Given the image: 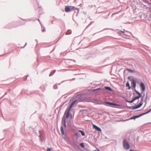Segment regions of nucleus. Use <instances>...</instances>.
Returning a JSON list of instances; mask_svg holds the SVG:
<instances>
[{
	"instance_id": "nucleus-26",
	"label": "nucleus",
	"mask_w": 151,
	"mask_h": 151,
	"mask_svg": "<svg viewBox=\"0 0 151 151\" xmlns=\"http://www.w3.org/2000/svg\"><path fill=\"white\" fill-rule=\"evenodd\" d=\"M145 113H141V114H139L138 115H135V117H136V118H139L144 115H145Z\"/></svg>"
},
{
	"instance_id": "nucleus-55",
	"label": "nucleus",
	"mask_w": 151,
	"mask_h": 151,
	"mask_svg": "<svg viewBox=\"0 0 151 151\" xmlns=\"http://www.w3.org/2000/svg\"><path fill=\"white\" fill-rule=\"evenodd\" d=\"M38 20L40 22V24H41L42 26V24H41V22H40V20L39 19H38Z\"/></svg>"
},
{
	"instance_id": "nucleus-23",
	"label": "nucleus",
	"mask_w": 151,
	"mask_h": 151,
	"mask_svg": "<svg viewBox=\"0 0 151 151\" xmlns=\"http://www.w3.org/2000/svg\"><path fill=\"white\" fill-rule=\"evenodd\" d=\"M13 27L11 25V24H8L6 25L4 27V28L6 29H11Z\"/></svg>"
},
{
	"instance_id": "nucleus-7",
	"label": "nucleus",
	"mask_w": 151,
	"mask_h": 151,
	"mask_svg": "<svg viewBox=\"0 0 151 151\" xmlns=\"http://www.w3.org/2000/svg\"><path fill=\"white\" fill-rule=\"evenodd\" d=\"M104 88L100 87L98 88L90 90L91 92H95L96 93H97L99 92H103Z\"/></svg>"
},
{
	"instance_id": "nucleus-63",
	"label": "nucleus",
	"mask_w": 151,
	"mask_h": 151,
	"mask_svg": "<svg viewBox=\"0 0 151 151\" xmlns=\"http://www.w3.org/2000/svg\"><path fill=\"white\" fill-rule=\"evenodd\" d=\"M35 133L37 135V132H35Z\"/></svg>"
},
{
	"instance_id": "nucleus-51",
	"label": "nucleus",
	"mask_w": 151,
	"mask_h": 151,
	"mask_svg": "<svg viewBox=\"0 0 151 151\" xmlns=\"http://www.w3.org/2000/svg\"><path fill=\"white\" fill-rule=\"evenodd\" d=\"M28 75H27V77L26 78H24V81H25L27 79V78L28 77Z\"/></svg>"
},
{
	"instance_id": "nucleus-18",
	"label": "nucleus",
	"mask_w": 151,
	"mask_h": 151,
	"mask_svg": "<svg viewBox=\"0 0 151 151\" xmlns=\"http://www.w3.org/2000/svg\"><path fill=\"white\" fill-rule=\"evenodd\" d=\"M142 106L139 103L137 105H134V106H132V109H138L140 107Z\"/></svg>"
},
{
	"instance_id": "nucleus-34",
	"label": "nucleus",
	"mask_w": 151,
	"mask_h": 151,
	"mask_svg": "<svg viewBox=\"0 0 151 151\" xmlns=\"http://www.w3.org/2000/svg\"><path fill=\"white\" fill-rule=\"evenodd\" d=\"M151 111V108L149 110H148L147 112H145V113H145L144 114H145H145H147L149 113Z\"/></svg>"
},
{
	"instance_id": "nucleus-35",
	"label": "nucleus",
	"mask_w": 151,
	"mask_h": 151,
	"mask_svg": "<svg viewBox=\"0 0 151 151\" xmlns=\"http://www.w3.org/2000/svg\"><path fill=\"white\" fill-rule=\"evenodd\" d=\"M126 108L129 109H132V106H128L127 105L126 106Z\"/></svg>"
},
{
	"instance_id": "nucleus-22",
	"label": "nucleus",
	"mask_w": 151,
	"mask_h": 151,
	"mask_svg": "<svg viewBox=\"0 0 151 151\" xmlns=\"http://www.w3.org/2000/svg\"><path fill=\"white\" fill-rule=\"evenodd\" d=\"M135 92L138 95L137 96L139 99L142 97V93H140L139 92V91H138L137 90H135Z\"/></svg>"
},
{
	"instance_id": "nucleus-61",
	"label": "nucleus",
	"mask_w": 151,
	"mask_h": 151,
	"mask_svg": "<svg viewBox=\"0 0 151 151\" xmlns=\"http://www.w3.org/2000/svg\"><path fill=\"white\" fill-rule=\"evenodd\" d=\"M142 110H137L136 111H141Z\"/></svg>"
},
{
	"instance_id": "nucleus-32",
	"label": "nucleus",
	"mask_w": 151,
	"mask_h": 151,
	"mask_svg": "<svg viewBox=\"0 0 151 151\" xmlns=\"http://www.w3.org/2000/svg\"><path fill=\"white\" fill-rule=\"evenodd\" d=\"M72 33V31L71 30H68L67 32L66 33V35H70Z\"/></svg>"
},
{
	"instance_id": "nucleus-41",
	"label": "nucleus",
	"mask_w": 151,
	"mask_h": 151,
	"mask_svg": "<svg viewBox=\"0 0 151 151\" xmlns=\"http://www.w3.org/2000/svg\"><path fill=\"white\" fill-rule=\"evenodd\" d=\"M123 98L125 99V100L127 102H128V103H130V101L129 100H128V99H127L126 98H125V97H123Z\"/></svg>"
},
{
	"instance_id": "nucleus-12",
	"label": "nucleus",
	"mask_w": 151,
	"mask_h": 151,
	"mask_svg": "<svg viewBox=\"0 0 151 151\" xmlns=\"http://www.w3.org/2000/svg\"><path fill=\"white\" fill-rule=\"evenodd\" d=\"M70 12L74 10H77V14L76 16H77L79 12V9L78 8H76L74 6H70Z\"/></svg>"
},
{
	"instance_id": "nucleus-47",
	"label": "nucleus",
	"mask_w": 151,
	"mask_h": 151,
	"mask_svg": "<svg viewBox=\"0 0 151 151\" xmlns=\"http://www.w3.org/2000/svg\"><path fill=\"white\" fill-rule=\"evenodd\" d=\"M42 32H45V27H43V29L42 28Z\"/></svg>"
},
{
	"instance_id": "nucleus-13",
	"label": "nucleus",
	"mask_w": 151,
	"mask_h": 151,
	"mask_svg": "<svg viewBox=\"0 0 151 151\" xmlns=\"http://www.w3.org/2000/svg\"><path fill=\"white\" fill-rule=\"evenodd\" d=\"M93 128L95 129L97 131H98L99 132H101L102 130L101 128L97 126V125L94 124H93Z\"/></svg>"
},
{
	"instance_id": "nucleus-53",
	"label": "nucleus",
	"mask_w": 151,
	"mask_h": 151,
	"mask_svg": "<svg viewBox=\"0 0 151 151\" xmlns=\"http://www.w3.org/2000/svg\"><path fill=\"white\" fill-rule=\"evenodd\" d=\"M5 95H4L3 96H2L1 98H0V100L3 98L4 96Z\"/></svg>"
},
{
	"instance_id": "nucleus-64",
	"label": "nucleus",
	"mask_w": 151,
	"mask_h": 151,
	"mask_svg": "<svg viewBox=\"0 0 151 151\" xmlns=\"http://www.w3.org/2000/svg\"><path fill=\"white\" fill-rule=\"evenodd\" d=\"M37 42H38V41L37 40H35Z\"/></svg>"
},
{
	"instance_id": "nucleus-28",
	"label": "nucleus",
	"mask_w": 151,
	"mask_h": 151,
	"mask_svg": "<svg viewBox=\"0 0 151 151\" xmlns=\"http://www.w3.org/2000/svg\"><path fill=\"white\" fill-rule=\"evenodd\" d=\"M135 80H136V81H137V83L138 84H140L141 82H142L141 80L138 79L137 78H136Z\"/></svg>"
},
{
	"instance_id": "nucleus-33",
	"label": "nucleus",
	"mask_w": 151,
	"mask_h": 151,
	"mask_svg": "<svg viewBox=\"0 0 151 151\" xmlns=\"http://www.w3.org/2000/svg\"><path fill=\"white\" fill-rule=\"evenodd\" d=\"M65 104V102H63L60 105V108H59V109L58 110V112H59V111L60 110L61 108V107L63 106Z\"/></svg>"
},
{
	"instance_id": "nucleus-24",
	"label": "nucleus",
	"mask_w": 151,
	"mask_h": 151,
	"mask_svg": "<svg viewBox=\"0 0 151 151\" xmlns=\"http://www.w3.org/2000/svg\"><path fill=\"white\" fill-rule=\"evenodd\" d=\"M145 96V94H144L143 96L141 97V101L139 103V104L141 106H142V104H143V98Z\"/></svg>"
},
{
	"instance_id": "nucleus-10",
	"label": "nucleus",
	"mask_w": 151,
	"mask_h": 151,
	"mask_svg": "<svg viewBox=\"0 0 151 151\" xmlns=\"http://www.w3.org/2000/svg\"><path fill=\"white\" fill-rule=\"evenodd\" d=\"M140 87L141 90L142 92L145 91L146 89L145 86V84L143 82H141L140 84Z\"/></svg>"
},
{
	"instance_id": "nucleus-37",
	"label": "nucleus",
	"mask_w": 151,
	"mask_h": 151,
	"mask_svg": "<svg viewBox=\"0 0 151 151\" xmlns=\"http://www.w3.org/2000/svg\"><path fill=\"white\" fill-rule=\"evenodd\" d=\"M137 75H140V73L137 70H135V72L134 73Z\"/></svg>"
},
{
	"instance_id": "nucleus-59",
	"label": "nucleus",
	"mask_w": 151,
	"mask_h": 151,
	"mask_svg": "<svg viewBox=\"0 0 151 151\" xmlns=\"http://www.w3.org/2000/svg\"><path fill=\"white\" fill-rule=\"evenodd\" d=\"M53 21H52V22H51V23H52V24H53Z\"/></svg>"
},
{
	"instance_id": "nucleus-15",
	"label": "nucleus",
	"mask_w": 151,
	"mask_h": 151,
	"mask_svg": "<svg viewBox=\"0 0 151 151\" xmlns=\"http://www.w3.org/2000/svg\"><path fill=\"white\" fill-rule=\"evenodd\" d=\"M104 103H105V105L106 106H109L111 107H112L113 106V102L106 101H105V102H104Z\"/></svg>"
},
{
	"instance_id": "nucleus-29",
	"label": "nucleus",
	"mask_w": 151,
	"mask_h": 151,
	"mask_svg": "<svg viewBox=\"0 0 151 151\" xmlns=\"http://www.w3.org/2000/svg\"><path fill=\"white\" fill-rule=\"evenodd\" d=\"M136 119V117H135V116H132L130 118H129V119H127V120H130V119L135 120ZM127 120V119H126V120H123V121H125Z\"/></svg>"
},
{
	"instance_id": "nucleus-6",
	"label": "nucleus",
	"mask_w": 151,
	"mask_h": 151,
	"mask_svg": "<svg viewBox=\"0 0 151 151\" xmlns=\"http://www.w3.org/2000/svg\"><path fill=\"white\" fill-rule=\"evenodd\" d=\"M131 86L132 87V89H134L135 91L136 90V86L137 81L136 80L134 79H132L131 80Z\"/></svg>"
},
{
	"instance_id": "nucleus-19",
	"label": "nucleus",
	"mask_w": 151,
	"mask_h": 151,
	"mask_svg": "<svg viewBox=\"0 0 151 151\" xmlns=\"http://www.w3.org/2000/svg\"><path fill=\"white\" fill-rule=\"evenodd\" d=\"M75 131H76V132H75V136H76V139H78L81 137V135L80 134L78 133V132L75 129Z\"/></svg>"
},
{
	"instance_id": "nucleus-17",
	"label": "nucleus",
	"mask_w": 151,
	"mask_h": 151,
	"mask_svg": "<svg viewBox=\"0 0 151 151\" xmlns=\"http://www.w3.org/2000/svg\"><path fill=\"white\" fill-rule=\"evenodd\" d=\"M65 11L66 12H70V6H65Z\"/></svg>"
},
{
	"instance_id": "nucleus-1",
	"label": "nucleus",
	"mask_w": 151,
	"mask_h": 151,
	"mask_svg": "<svg viewBox=\"0 0 151 151\" xmlns=\"http://www.w3.org/2000/svg\"><path fill=\"white\" fill-rule=\"evenodd\" d=\"M83 96V94H77L76 97L78 99H75L73 100L71 103L69 105L66 109L71 110V109L73 108V106L76 104H77L78 102V99L80 101H81L84 99L82 98V96Z\"/></svg>"
},
{
	"instance_id": "nucleus-40",
	"label": "nucleus",
	"mask_w": 151,
	"mask_h": 151,
	"mask_svg": "<svg viewBox=\"0 0 151 151\" xmlns=\"http://www.w3.org/2000/svg\"><path fill=\"white\" fill-rule=\"evenodd\" d=\"M22 20L24 21H27V22L32 21V20L31 19H22Z\"/></svg>"
},
{
	"instance_id": "nucleus-27",
	"label": "nucleus",
	"mask_w": 151,
	"mask_h": 151,
	"mask_svg": "<svg viewBox=\"0 0 151 151\" xmlns=\"http://www.w3.org/2000/svg\"><path fill=\"white\" fill-rule=\"evenodd\" d=\"M78 132L81 133V135L82 136H85V134L83 131L81 130H78Z\"/></svg>"
},
{
	"instance_id": "nucleus-20",
	"label": "nucleus",
	"mask_w": 151,
	"mask_h": 151,
	"mask_svg": "<svg viewBox=\"0 0 151 151\" xmlns=\"http://www.w3.org/2000/svg\"><path fill=\"white\" fill-rule=\"evenodd\" d=\"M73 147L75 148H79L80 150L81 149L78 146V145L76 143V142L74 143L73 144Z\"/></svg>"
},
{
	"instance_id": "nucleus-50",
	"label": "nucleus",
	"mask_w": 151,
	"mask_h": 151,
	"mask_svg": "<svg viewBox=\"0 0 151 151\" xmlns=\"http://www.w3.org/2000/svg\"><path fill=\"white\" fill-rule=\"evenodd\" d=\"M139 136H138L137 137V139H136L137 141H138L139 140Z\"/></svg>"
},
{
	"instance_id": "nucleus-4",
	"label": "nucleus",
	"mask_w": 151,
	"mask_h": 151,
	"mask_svg": "<svg viewBox=\"0 0 151 151\" xmlns=\"http://www.w3.org/2000/svg\"><path fill=\"white\" fill-rule=\"evenodd\" d=\"M70 110L66 109L65 110L63 117L66 119H67L70 117V119L72 118V115L71 113L70 112Z\"/></svg>"
},
{
	"instance_id": "nucleus-48",
	"label": "nucleus",
	"mask_w": 151,
	"mask_h": 151,
	"mask_svg": "<svg viewBox=\"0 0 151 151\" xmlns=\"http://www.w3.org/2000/svg\"><path fill=\"white\" fill-rule=\"evenodd\" d=\"M127 79L131 81V76H128L127 77Z\"/></svg>"
},
{
	"instance_id": "nucleus-62",
	"label": "nucleus",
	"mask_w": 151,
	"mask_h": 151,
	"mask_svg": "<svg viewBox=\"0 0 151 151\" xmlns=\"http://www.w3.org/2000/svg\"><path fill=\"white\" fill-rule=\"evenodd\" d=\"M93 151H98L97 150H93ZM99 151H101L100 150H99Z\"/></svg>"
},
{
	"instance_id": "nucleus-42",
	"label": "nucleus",
	"mask_w": 151,
	"mask_h": 151,
	"mask_svg": "<svg viewBox=\"0 0 151 151\" xmlns=\"http://www.w3.org/2000/svg\"><path fill=\"white\" fill-rule=\"evenodd\" d=\"M134 100H136L137 99H139V98L138 97V96H136L134 97V98H133Z\"/></svg>"
},
{
	"instance_id": "nucleus-54",
	"label": "nucleus",
	"mask_w": 151,
	"mask_h": 151,
	"mask_svg": "<svg viewBox=\"0 0 151 151\" xmlns=\"http://www.w3.org/2000/svg\"><path fill=\"white\" fill-rule=\"evenodd\" d=\"M27 43H26L25 44V45H24V46L23 47H22V48H24L25 46H26V45H27Z\"/></svg>"
},
{
	"instance_id": "nucleus-49",
	"label": "nucleus",
	"mask_w": 151,
	"mask_h": 151,
	"mask_svg": "<svg viewBox=\"0 0 151 151\" xmlns=\"http://www.w3.org/2000/svg\"><path fill=\"white\" fill-rule=\"evenodd\" d=\"M147 100H146V99H145V100H144V102H145V106L147 103Z\"/></svg>"
},
{
	"instance_id": "nucleus-14",
	"label": "nucleus",
	"mask_w": 151,
	"mask_h": 151,
	"mask_svg": "<svg viewBox=\"0 0 151 151\" xmlns=\"http://www.w3.org/2000/svg\"><path fill=\"white\" fill-rule=\"evenodd\" d=\"M67 124L68 126L69 127V128L73 131L74 132H76V131H75V129L72 126V124L70 122H67Z\"/></svg>"
},
{
	"instance_id": "nucleus-9",
	"label": "nucleus",
	"mask_w": 151,
	"mask_h": 151,
	"mask_svg": "<svg viewBox=\"0 0 151 151\" xmlns=\"http://www.w3.org/2000/svg\"><path fill=\"white\" fill-rule=\"evenodd\" d=\"M112 107L117 108L118 109H122L124 107L119 104L113 103Z\"/></svg>"
},
{
	"instance_id": "nucleus-56",
	"label": "nucleus",
	"mask_w": 151,
	"mask_h": 151,
	"mask_svg": "<svg viewBox=\"0 0 151 151\" xmlns=\"http://www.w3.org/2000/svg\"><path fill=\"white\" fill-rule=\"evenodd\" d=\"M86 111V110L84 109V110H81V111H80V112H82V111Z\"/></svg>"
},
{
	"instance_id": "nucleus-16",
	"label": "nucleus",
	"mask_w": 151,
	"mask_h": 151,
	"mask_svg": "<svg viewBox=\"0 0 151 151\" xmlns=\"http://www.w3.org/2000/svg\"><path fill=\"white\" fill-rule=\"evenodd\" d=\"M127 70V71H129V72L132 73H134L135 72L136 70H134L132 69H131L129 68H127L126 70H124V76L126 74V71Z\"/></svg>"
},
{
	"instance_id": "nucleus-39",
	"label": "nucleus",
	"mask_w": 151,
	"mask_h": 151,
	"mask_svg": "<svg viewBox=\"0 0 151 151\" xmlns=\"http://www.w3.org/2000/svg\"><path fill=\"white\" fill-rule=\"evenodd\" d=\"M53 88L54 89H56L58 88L57 85L56 84H55L53 86Z\"/></svg>"
},
{
	"instance_id": "nucleus-46",
	"label": "nucleus",
	"mask_w": 151,
	"mask_h": 151,
	"mask_svg": "<svg viewBox=\"0 0 151 151\" xmlns=\"http://www.w3.org/2000/svg\"><path fill=\"white\" fill-rule=\"evenodd\" d=\"M38 8H39V11H40H40H41L42 10V8L41 6H39L38 5Z\"/></svg>"
},
{
	"instance_id": "nucleus-44",
	"label": "nucleus",
	"mask_w": 151,
	"mask_h": 151,
	"mask_svg": "<svg viewBox=\"0 0 151 151\" xmlns=\"http://www.w3.org/2000/svg\"><path fill=\"white\" fill-rule=\"evenodd\" d=\"M109 15V14L108 15V16L107 17H106V16H103L102 17L104 18V19H107L108 18V16Z\"/></svg>"
},
{
	"instance_id": "nucleus-5",
	"label": "nucleus",
	"mask_w": 151,
	"mask_h": 151,
	"mask_svg": "<svg viewBox=\"0 0 151 151\" xmlns=\"http://www.w3.org/2000/svg\"><path fill=\"white\" fill-rule=\"evenodd\" d=\"M123 145L124 148L126 150L129 149L130 147V145L126 139H124L123 140Z\"/></svg>"
},
{
	"instance_id": "nucleus-43",
	"label": "nucleus",
	"mask_w": 151,
	"mask_h": 151,
	"mask_svg": "<svg viewBox=\"0 0 151 151\" xmlns=\"http://www.w3.org/2000/svg\"><path fill=\"white\" fill-rule=\"evenodd\" d=\"M135 100L133 98L131 101H130V103H132Z\"/></svg>"
},
{
	"instance_id": "nucleus-57",
	"label": "nucleus",
	"mask_w": 151,
	"mask_h": 151,
	"mask_svg": "<svg viewBox=\"0 0 151 151\" xmlns=\"http://www.w3.org/2000/svg\"><path fill=\"white\" fill-rule=\"evenodd\" d=\"M114 15V13L112 14L111 16V17H112Z\"/></svg>"
},
{
	"instance_id": "nucleus-36",
	"label": "nucleus",
	"mask_w": 151,
	"mask_h": 151,
	"mask_svg": "<svg viewBox=\"0 0 151 151\" xmlns=\"http://www.w3.org/2000/svg\"><path fill=\"white\" fill-rule=\"evenodd\" d=\"M93 23V22H91L90 24L86 27L85 29H87L88 27H89L91 25V24Z\"/></svg>"
},
{
	"instance_id": "nucleus-52",
	"label": "nucleus",
	"mask_w": 151,
	"mask_h": 151,
	"mask_svg": "<svg viewBox=\"0 0 151 151\" xmlns=\"http://www.w3.org/2000/svg\"><path fill=\"white\" fill-rule=\"evenodd\" d=\"M147 94H146L145 99L147 100Z\"/></svg>"
},
{
	"instance_id": "nucleus-21",
	"label": "nucleus",
	"mask_w": 151,
	"mask_h": 151,
	"mask_svg": "<svg viewBox=\"0 0 151 151\" xmlns=\"http://www.w3.org/2000/svg\"><path fill=\"white\" fill-rule=\"evenodd\" d=\"M105 101H104L102 100H98V101L97 104H103L105 105V103L104 102Z\"/></svg>"
},
{
	"instance_id": "nucleus-45",
	"label": "nucleus",
	"mask_w": 151,
	"mask_h": 151,
	"mask_svg": "<svg viewBox=\"0 0 151 151\" xmlns=\"http://www.w3.org/2000/svg\"><path fill=\"white\" fill-rule=\"evenodd\" d=\"M51 148L47 147V151H50L51 149Z\"/></svg>"
},
{
	"instance_id": "nucleus-25",
	"label": "nucleus",
	"mask_w": 151,
	"mask_h": 151,
	"mask_svg": "<svg viewBox=\"0 0 151 151\" xmlns=\"http://www.w3.org/2000/svg\"><path fill=\"white\" fill-rule=\"evenodd\" d=\"M126 86L128 87V90H130L131 89V87L130 86V84L129 81H127L126 84Z\"/></svg>"
},
{
	"instance_id": "nucleus-38",
	"label": "nucleus",
	"mask_w": 151,
	"mask_h": 151,
	"mask_svg": "<svg viewBox=\"0 0 151 151\" xmlns=\"http://www.w3.org/2000/svg\"><path fill=\"white\" fill-rule=\"evenodd\" d=\"M120 32L123 33V35H125L126 36H128V35H127L125 33V32L124 31L120 30Z\"/></svg>"
},
{
	"instance_id": "nucleus-3",
	"label": "nucleus",
	"mask_w": 151,
	"mask_h": 151,
	"mask_svg": "<svg viewBox=\"0 0 151 151\" xmlns=\"http://www.w3.org/2000/svg\"><path fill=\"white\" fill-rule=\"evenodd\" d=\"M39 137L40 142H42L46 139L45 134L43 131L40 130L39 131Z\"/></svg>"
},
{
	"instance_id": "nucleus-11",
	"label": "nucleus",
	"mask_w": 151,
	"mask_h": 151,
	"mask_svg": "<svg viewBox=\"0 0 151 151\" xmlns=\"http://www.w3.org/2000/svg\"><path fill=\"white\" fill-rule=\"evenodd\" d=\"M98 100L97 99H86V101L88 102H92L93 103L97 104Z\"/></svg>"
},
{
	"instance_id": "nucleus-31",
	"label": "nucleus",
	"mask_w": 151,
	"mask_h": 151,
	"mask_svg": "<svg viewBox=\"0 0 151 151\" xmlns=\"http://www.w3.org/2000/svg\"><path fill=\"white\" fill-rule=\"evenodd\" d=\"M80 146L83 148H84L85 147L84 143V142H81L80 144Z\"/></svg>"
},
{
	"instance_id": "nucleus-30",
	"label": "nucleus",
	"mask_w": 151,
	"mask_h": 151,
	"mask_svg": "<svg viewBox=\"0 0 151 151\" xmlns=\"http://www.w3.org/2000/svg\"><path fill=\"white\" fill-rule=\"evenodd\" d=\"M56 72V70H54L52 72H51L49 75L50 77L52 76Z\"/></svg>"
},
{
	"instance_id": "nucleus-60",
	"label": "nucleus",
	"mask_w": 151,
	"mask_h": 151,
	"mask_svg": "<svg viewBox=\"0 0 151 151\" xmlns=\"http://www.w3.org/2000/svg\"><path fill=\"white\" fill-rule=\"evenodd\" d=\"M82 108H86V106H82Z\"/></svg>"
},
{
	"instance_id": "nucleus-2",
	"label": "nucleus",
	"mask_w": 151,
	"mask_h": 151,
	"mask_svg": "<svg viewBox=\"0 0 151 151\" xmlns=\"http://www.w3.org/2000/svg\"><path fill=\"white\" fill-rule=\"evenodd\" d=\"M66 120L63 116L62 118L61 124L60 127V130L62 135H65L66 137V135L65 134L64 130H65L66 127Z\"/></svg>"
},
{
	"instance_id": "nucleus-8",
	"label": "nucleus",
	"mask_w": 151,
	"mask_h": 151,
	"mask_svg": "<svg viewBox=\"0 0 151 151\" xmlns=\"http://www.w3.org/2000/svg\"><path fill=\"white\" fill-rule=\"evenodd\" d=\"M105 90L108 91L109 92H111L112 93H114V90L112 89L110 87L108 86H105L104 88L103 92Z\"/></svg>"
},
{
	"instance_id": "nucleus-58",
	"label": "nucleus",
	"mask_w": 151,
	"mask_h": 151,
	"mask_svg": "<svg viewBox=\"0 0 151 151\" xmlns=\"http://www.w3.org/2000/svg\"><path fill=\"white\" fill-rule=\"evenodd\" d=\"M7 94V93L6 92V93H5V94H4V95H6V94Z\"/></svg>"
}]
</instances>
